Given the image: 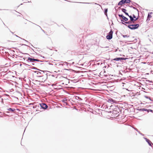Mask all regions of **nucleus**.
I'll list each match as a JSON object with an SVG mask.
<instances>
[{
  "label": "nucleus",
  "instance_id": "10",
  "mask_svg": "<svg viewBox=\"0 0 153 153\" xmlns=\"http://www.w3.org/2000/svg\"><path fill=\"white\" fill-rule=\"evenodd\" d=\"M125 59L124 58H116L114 59V60L118 61L124 60Z\"/></svg>",
  "mask_w": 153,
  "mask_h": 153
},
{
  "label": "nucleus",
  "instance_id": "7",
  "mask_svg": "<svg viewBox=\"0 0 153 153\" xmlns=\"http://www.w3.org/2000/svg\"><path fill=\"white\" fill-rule=\"evenodd\" d=\"M28 61L29 62H33L34 61H39V60L37 59H32L29 57L28 58Z\"/></svg>",
  "mask_w": 153,
  "mask_h": 153
},
{
  "label": "nucleus",
  "instance_id": "11",
  "mask_svg": "<svg viewBox=\"0 0 153 153\" xmlns=\"http://www.w3.org/2000/svg\"><path fill=\"white\" fill-rule=\"evenodd\" d=\"M7 110L12 112H14L15 111V109L14 108H10L7 109Z\"/></svg>",
  "mask_w": 153,
  "mask_h": 153
},
{
  "label": "nucleus",
  "instance_id": "18",
  "mask_svg": "<svg viewBox=\"0 0 153 153\" xmlns=\"http://www.w3.org/2000/svg\"><path fill=\"white\" fill-rule=\"evenodd\" d=\"M125 23H126L131 24L133 23V22H131V21H129L128 22H125Z\"/></svg>",
  "mask_w": 153,
  "mask_h": 153
},
{
  "label": "nucleus",
  "instance_id": "2",
  "mask_svg": "<svg viewBox=\"0 0 153 153\" xmlns=\"http://www.w3.org/2000/svg\"><path fill=\"white\" fill-rule=\"evenodd\" d=\"M47 78V75L46 74H44L42 76H40L39 78V81L40 82H44Z\"/></svg>",
  "mask_w": 153,
  "mask_h": 153
},
{
  "label": "nucleus",
  "instance_id": "21",
  "mask_svg": "<svg viewBox=\"0 0 153 153\" xmlns=\"http://www.w3.org/2000/svg\"><path fill=\"white\" fill-rule=\"evenodd\" d=\"M126 36H123L124 37H126Z\"/></svg>",
  "mask_w": 153,
  "mask_h": 153
},
{
  "label": "nucleus",
  "instance_id": "14",
  "mask_svg": "<svg viewBox=\"0 0 153 153\" xmlns=\"http://www.w3.org/2000/svg\"><path fill=\"white\" fill-rule=\"evenodd\" d=\"M130 19V20L131 21V22H133V23H134V19H133V17H132L131 16H129V15L128 16Z\"/></svg>",
  "mask_w": 153,
  "mask_h": 153
},
{
  "label": "nucleus",
  "instance_id": "4",
  "mask_svg": "<svg viewBox=\"0 0 153 153\" xmlns=\"http://www.w3.org/2000/svg\"><path fill=\"white\" fill-rule=\"evenodd\" d=\"M130 2V0H122L118 3V5H121L125 3H129Z\"/></svg>",
  "mask_w": 153,
  "mask_h": 153
},
{
  "label": "nucleus",
  "instance_id": "6",
  "mask_svg": "<svg viewBox=\"0 0 153 153\" xmlns=\"http://www.w3.org/2000/svg\"><path fill=\"white\" fill-rule=\"evenodd\" d=\"M40 108L44 109H46L48 108V106L44 103H42L39 104Z\"/></svg>",
  "mask_w": 153,
  "mask_h": 153
},
{
  "label": "nucleus",
  "instance_id": "3",
  "mask_svg": "<svg viewBox=\"0 0 153 153\" xmlns=\"http://www.w3.org/2000/svg\"><path fill=\"white\" fill-rule=\"evenodd\" d=\"M139 26V24L135 25H130L128 26V27L130 29L133 30L137 29Z\"/></svg>",
  "mask_w": 153,
  "mask_h": 153
},
{
  "label": "nucleus",
  "instance_id": "1",
  "mask_svg": "<svg viewBox=\"0 0 153 153\" xmlns=\"http://www.w3.org/2000/svg\"><path fill=\"white\" fill-rule=\"evenodd\" d=\"M119 109L118 107H115L111 112H111L112 113V116L114 117H117L119 115Z\"/></svg>",
  "mask_w": 153,
  "mask_h": 153
},
{
  "label": "nucleus",
  "instance_id": "13",
  "mask_svg": "<svg viewBox=\"0 0 153 153\" xmlns=\"http://www.w3.org/2000/svg\"><path fill=\"white\" fill-rule=\"evenodd\" d=\"M122 10L123 12L126 15L128 16V13L126 12V9L124 8H122Z\"/></svg>",
  "mask_w": 153,
  "mask_h": 153
},
{
  "label": "nucleus",
  "instance_id": "8",
  "mask_svg": "<svg viewBox=\"0 0 153 153\" xmlns=\"http://www.w3.org/2000/svg\"><path fill=\"white\" fill-rule=\"evenodd\" d=\"M152 14V12H150L148 14V16H147V19L146 20V21L149 22L150 20V18H151L152 17L151 14Z\"/></svg>",
  "mask_w": 153,
  "mask_h": 153
},
{
  "label": "nucleus",
  "instance_id": "22",
  "mask_svg": "<svg viewBox=\"0 0 153 153\" xmlns=\"http://www.w3.org/2000/svg\"><path fill=\"white\" fill-rule=\"evenodd\" d=\"M16 40H14L13 42H16Z\"/></svg>",
  "mask_w": 153,
  "mask_h": 153
},
{
  "label": "nucleus",
  "instance_id": "16",
  "mask_svg": "<svg viewBox=\"0 0 153 153\" xmlns=\"http://www.w3.org/2000/svg\"><path fill=\"white\" fill-rule=\"evenodd\" d=\"M108 101L110 102H114V101L112 99H109L108 100Z\"/></svg>",
  "mask_w": 153,
  "mask_h": 153
},
{
  "label": "nucleus",
  "instance_id": "12",
  "mask_svg": "<svg viewBox=\"0 0 153 153\" xmlns=\"http://www.w3.org/2000/svg\"><path fill=\"white\" fill-rule=\"evenodd\" d=\"M146 140L149 145L150 146H152V142L149 140L147 139H146Z\"/></svg>",
  "mask_w": 153,
  "mask_h": 153
},
{
  "label": "nucleus",
  "instance_id": "5",
  "mask_svg": "<svg viewBox=\"0 0 153 153\" xmlns=\"http://www.w3.org/2000/svg\"><path fill=\"white\" fill-rule=\"evenodd\" d=\"M113 32L111 30L108 33V35L106 36V38L108 39H111L112 38Z\"/></svg>",
  "mask_w": 153,
  "mask_h": 153
},
{
  "label": "nucleus",
  "instance_id": "17",
  "mask_svg": "<svg viewBox=\"0 0 153 153\" xmlns=\"http://www.w3.org/2000/svg\"><path fill=\"white\" fill-rule=\"evenodd\" d=\"M123 19L126 22H127L128 20V19L126 17L124 16L123 17Z\"/></svg>",
  "mask_w": 153,
  "mask_h": 153
},
{
  "label": "nucleus",
  "instance_id": "20",
  "mask_svg": "<svg viewBox=\"0 0 153 153\" xmlns=\"http://www.w3.org/2000/svg\"><path fill=\"white\" fill-rule=\"evenodd\" d=\"M107 9H105V14L106 13H107Z\"/></svg>",
  "mask_w": 153,
  "mask_h": 153
},
{
  "label": "nucleus",
  "instance_id": "19",
  "mask_svg": "<svg viewBox=\"0 0 153 153\" xmlns=\"http://www.w3.org/2000/svg\"><path fill=\"white\" fill-rule=\"evenodd\" d=\"M118 16L120 17H121L122 18H123V17H124V16L122 15L119 14L118 15Z\"/></svg>",
  "mask_w": 153,
  "mask_h": 153
},
{
  "label": "nucleus",
  "instance_id": "9",
  "mask_svg": "<svg viewBox=\"0 0 153 153\" xmlns=\"http://www.w3.org/2000/svg\"><path fill=\"white\" fill-rule=\"evenodd\" d=\"M33 108H36V111H39L40 110H39V108H40V109H41V108H40V107H39V105H34V106H33Z\"/></svg>",
  "mask_w": 153,
  "mask_h": 153
},
{
  "label": "nucleus",
  "instance_id": "15",
  "mask_svg": "<svg viewBox=\"0 0 153 153\" xmlns=\"http://www.w3.org/2000/svg\"><path fill=\"white\" fill-rule=\"evenodd\" d=\"M133 17L134 19V22L138 19V18H136L134 15H133Z\"/></svg>",
  "mask_w": 153,
  "mask_h": 153
}]
</instances>
